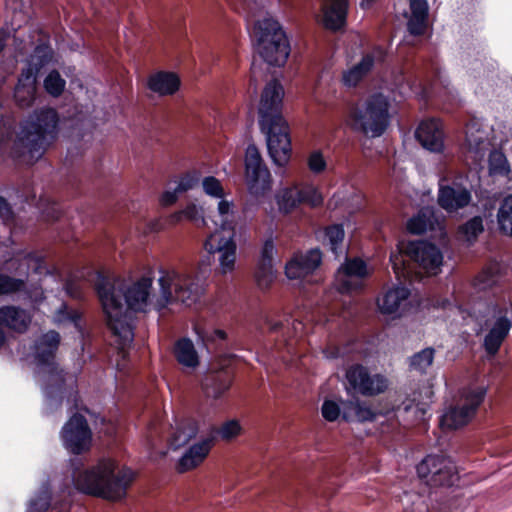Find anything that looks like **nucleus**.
I'll return each mask as SVG.
<instances>
[{
    "mask_svg": "<svg viewBox=\"0 0 512 512\" xmlns=\"http://www.w3.org/2000/svg\"><path fill=\"white\" fill-rule=\"evenodd\" d=\"M95 289L107 324L122 347L134 340L133 313L146 312L150 305L152 279L142 277L133 282L113 281L95 274Z\"/></svg>",
    "mask_w": 512,
    "mask_h": 512,
    "instance_id": "1",
    "label": "nucleus"
},
{
    "mask_svg": "<svg viewBox=\"0 0 512 512\" xmlns=\"http://www.w3.org/2000/svg\"><path fill=\"white\" fill-rule=\"evenodd\" d=\"M60 344V335L54 330L42 334L34 345V357L39 367L41 389L44 395V410L52 412L61 406L69 390V397L77 398L75 376L66 374L55 362V355Z\"/></svg>",
    "mask_w": 512,
    "mask_h": 512,
    "instance_id": "2",
    "label": "nucleus"
},
{
    "mask_svg": "<svg viewBox=\"0 0 512 512\" xmlns=\"http://www.w3.org/2000/svg\"><path fill=\"white\" fill-rule=\"evenodd\" d=\"M283 96L282 85L276 80L270 81L263 90L258 109L269 156L279 167H285L291 156L289 126L281 114Z\"/></svg>",
    "mask_w": 512,
    "mask_h": 512,
    "instance_id": "3",
    "label": "nucleus"
},
{
    "mask_svg": "<svg viewBox=\"0 0 512 512\" xmlns=\"http://www.w3.org/2000/svg\"><path fill=\"white\" fill-rule=\"evenodd\" d=\"M134 477L130 468H119L114 459L104 457L89 468L74 471L72 481L75 489L84 494L118 501L126 496Z\"/></svg>",
    "mask_w": 512,
    "mask_h": 512,
    "instance_id": "4",
    "label": "nucleus"
},
{
    "mask_svg": "<svg viewBox=\"0 0 512 512\" xmlns=\"http://www.w3.org/2000/svg\"><path fill=\"white\" fill-rule=\"evenodd\" d=\"M59 130V116L53 108H40L31 113L21 124L14 142L16 156H27L35 162L55 140Z\"/></svg>",
    "mask_w": 512,
    "mask_h": 512,
    "instance_id": "5",
    "label": "nucleus"
},
{
    "mask_svg": "<svg viewBox=\"0 0 512 512\" xmlns=\"http://www.w3.org/2000/svg\"><path fill=\"white\" fill-rule=\"evenodd\" d=\"M207 272V268L200 269L199 274L191 277L176 269H160V296L156 300L155 309L161 311L172 302H181L186 306L196 303L204 292Z\"/></svg>",
    "mask_w": 512,
    "mask_h": 512,
    "instance_id": "6",
    "label": "nucleus"
},
{
    "mask_svg": "<svg viewBox=\"0 0 512 512\" xmlns=\"http://www.w3.org/2000/svg\"><path fill=\"white\" fill-rule=\"evenodd\" d=\"M390 100L382 93H374L353 107L349 114L352 129L370 138L384 134L390 125Z\"/></svg>",
    "mask_w": 512,
    "mask_h": 512,
    "instance_id": "7",
    "label": "nucleus"
},
{
    "mask_svg": "<svg viewBox=\"0 0 512 512\" xmlns=\"http://www.w3.org/2000/svg\"><path fill=\"white\" fill-rule=\"evenodd\" d=\"M255 50L269 65L281 67L290 55V43L281 24L271 16L258 20L252 33Z\"/></svg>",
    "mask_w": 512,
    "mask_h": 512,
    "instance_id": "8",
    "label": "nucleus"
},
{
    "mask_svg": "<svg viewBox=\"0 0 512 512\" xmlns=\"http://www.w3.org/2000/svg\"><path fill=\"white\" fill-rule=\"evenodd\" d=\"M51 47L41 42L37 44L33 53L26 60V67L22 70L14 90V97L22 108L30 107L36 95V83L39 72L46 67L52 59Z\"/></svg>",
    "mask_w": 512,
    "mask_h": 512,
    "instance_id": "9",
    "label": "nucleus"
},
{
    "mask_svg": "<svg viewBox=\"0 0 512 512\" xmlns=\"http://www.w3.org/2000/svg\"><path fill=\"white\" fill-rule=\"evenodd\" d=\"M487 388L484 385H471L460 391V398L455 406L448 408L440 417L443 430L458 429L466 425L475 415L483 402Z\"/></svg>",
    "mask_w": 512,
    "mask_h": 512,
    "instance_id": "10",
    "label": "nucleus"
},
{
    "mask_svg": "<svg viewBox=\"0 0 512 512\" xmlns=\"http://www.w3.org/2000/svg\"><path fill=\"white\" fill-rule=\"evenodd\" d=\"M416 470L419 478L433 488L451 487L459 480L456 464L444 455H427L417 465Z\"/></svg>",
    "mask_w": 512,
    "mask_h": 512,
    "instance_id": "11",
    "label": "nucleus"
},
{
    "mask_svg": "<svg viewBox=\"0 0 512 512\" xmlns=\"http://www.w3.org/2000/svg\"><path fill=\"white\" fill-rule=\"evenodd\" d=\"M245 181L251 195L260 196L271 189V174L255 145L245 153Z\"/></svg>",
    "mask_w": 512,
    "mask_h": 512,
    "instance_id": "12",
    "label": "nucleus"
},
{
    "mask_svg": "<svg viewBox=\"0 0 512 512\" xmlns=\"http://www.w3.org/2000/svg\"><path fill=\"white\" fill-rule=\"evenodd\" d=\"M349 388L363 396H376L386 391L389 381L382 374H370L362 365H353L346 371Z\"/></svg>",
    "mask_w": 512,
    "mask_h": 512,
    "instance_id": "13",
    "label": "nucleus"
},
{
    "mask_svg": "<svg viewBox=\"0 0 512 512\" xmlns=\"http://www.w3.org/2000/svg\"><path fill=\"white\" fill-rule=\"evenodd\" d=\"M63 446L73 454L88 450L92 442V432L84 416L75 413L61 430Z\"/></svg>",
    "mask_w": 512,
    "mask_h": 512,
    "instance_id": "14",
    "label": "nucleus"
},
{
    "mask_svg": "<svg viewBox=\"0 0 512 512\" xmlns=\"http://www.w3.org/2000/svg\"><path fill=\"white\" fill-rule=\"evenodd\" d=\"M488 323L489 331L484 338L483 346L488 354L494 355L512 328V308H494L491 319L487 320Z\"/></svg>",
    "mask_w": 512,
    "mask_h": 512,
    "instance_id": "15",
    "label": "nucleus"
},
{
    "mask_svg": "<svg viewBox=\"0 0 512 512\" xmlns=\"http://www.w3.org/2000/svg\"><path fill=\"white\" fill-rule=\"evenodd\" d=\"M204 248L209 255L219 254L218 260L222 274L231 273L234 270L236 261L234 233L226 236L216 230L208 236Z\"/></svg>",
    "mask_w": 512,
    "mask_h": 512,
    "instance_id": "16",
    "label": "nucleus"
},
{
    "mask_svg": "<svg viewBox=\"0 0 512 512\" xmlns=\"http://www.w3.org/2000/svg\"><path fill=\"white\" fill-rule=\"evenodd\" d=\"M368 276L367 264L360 258L347 259L335 273V287L341 293H350L361 288Z\"/></svg>",
    "mask_w": 512,
    "mask_h": 512,
    "instance_id": "17",
    "label": "nucleus"
},
{
    "mask_svg": "<svg viewBox=\"0 0 512 512\" xmlns=\"http://www.w3.org/2000/svg\"><path fill=\"white\" fill-rule=\"evenodd\" d=\"M323 203L321 193L311 184L295 185L282 191L278 199L279 208L286 213L300 204L317 207Z\"/></svg>",
    "mask_w": 512,
    "mask_h": 512,
    "instance_id": "18",
    "label": "nucleus"
},
{
    "mask_svg": "<svg viewBox=\"0 0 512 512\" xmlns=\"http://www.w3.org/2000/svg\"><path fill=\"white\" fill-rule=\"evenodd\" d=\"M407 254L427 273L436 275L440 272L443 254L434 244L423 240L411 241L407 246Z\"/></svg>",
    "mask_w": 512,
    "mask_h": 512,
    "instance_id": "19",
    "label": "nucleus"
},
{
    "mask_svg": "<svg viewBox=\"0 0 512 512\" xmlns=\"http://www.w3.org/2000/svg\"><path fill=\"white\" fill-rule=\"evenodd\" d=\"M321 263L322 252L318 248L297 252L285 265V274L292 280L303 279L312 274Z\"/></svg>",
    "mask_w": 512,
    "mask_h": 512,
    "instance_id": "20",
    "label": "nucleus"
},
{
    "mask_svg": "<svg viewBox=\"0 0 512 512\" xmlns=\"http://www.w3.org/2000/svg\"><path fill=\"white\" fill-rule=\"evenodd\" d=\"M415 137L426 150L439 153L444 149L443 128L437 119L422 121L415 131Z\"/></svg>",
    "mask_w": 512,
    "mask_h": 512,
    "instance_id": "21",
    "label": "nucleus"
},
{
    "mask_svg": "<svg viewBox=\"0 0 512 512\" xmlns=\"http://www.w3.org/2000/svg\"><path fill=\"white\" fill-rule=\"evenodd\" d=\"M348 8V0H324L321 6V24L333 32L342 30L347 23Z\"/></svg>",
    "mask_w": 512,
    "mask_h": 512,
    "instance_id": "22",
    "label": "nucleus"
},
{
    "mask_svg": "<svg viewBox=\"0 0 512 512\" xmlns=\"http://www.w3.org/2000/svg\"><path fill=\"white\" fill-rule=\"evenodd\" d=\"M213 446V437H204L190 445L177 461V471H190L204 462Z\"/></svg>",
    "mask_w": 512,
    "mask_h": 512,
    "instance_id": "23",
    "label": "nucleus"
},
{
    "mask_svg": "<svg viewBox=\"0 0 512 512\" xmlns=\"http://www.w3.org/2000/svg\"><path fill=\"white\" fill-rule=\"evenodd\" d=\"M276 253L277 250L273 239H267L261 248V255L255 273L257 285L262 289L267 288L276 277V269L274 267V256Z\"/></svg>",
    "mask_w": 512,
    "mask_h": 512,
    "instance_id": "24",
    "label": "nucleus"
},
{
    "mask_svg": "<svg viewBox=\"0 0 512 512\" xmlns=\"http://www.w3.org/2000/svg\"><path fill=\"white\" fill-rule=\"evenodd\" d=\"M409 296L410 290L407 287L394 285L377 298L378 309L382 314L396 318Z\"/></svg>",
    "mask_w": 512,
    "mask_h": 512,
    "instance_id": "25",
    "label": "nucleus"
},
{
    "mask_svg": "<svg viewBox=\"0 0 512 512\" xmlns=\"http://www.w3.org/2000/svg\"><path fill=\"white\" fill-rule=\"evenodd\" d=\"M470 201V191L460 184L441 186L439 189L438 203L447 212H455L467 206Z\"/></svg>",
    "mask_w": 512,
    "mask_h": 512,
    "instance_id": "26",
    "label": "nucleus"
},
{
    "mask_svg": "<svg viewBox=\"0 0 512 512\" xmlns=\"http://www.w3.org/2000/svg\"><path fill=\"white\" fill-rule=\"evenodd\" d=\"M428 16L427 0H409V11L404 13L407 31L413 36L423 35L427 28Z\"/></svg>",
    "mask_w": 512,
    "mask_h": 512,
    "instance_id": "27",
    "label": "nucleus"
},
{
    "mask_svg": "<svg viewBox=\"0 0 512 512\" xmlns=\"http://www.w3.org/2000/svg\"><path fill=\"white\" fill-rule=\"evenodd\" d=\"M199 180L196 172H189L178 179L171 180L160 196V204L165 207L173 205L183 193L196 187Z\"/></svg>",
    "mask_w": 512,
    "mask_h": 512,
    "instance_id": "28",
    "label": "nucleus"
},
{
    "mask_svg": "<svg viewBox=\"0 0 512 512\" xmlns=\"http://www.w3.org/2000/svg\"><path fill=\"white\" fill-rule=\"evenodd\" d=\"M69 507L66 501L51 503L50 484L46 481L30 499L27 512H69Z\"/></svg>",
    "mask_w": 512,
    "mask_h": 512,
    "instance_id": "29",
    "label": "nucleus"
},
{
    "mask_svg": "<svg viewBox=\"0 0 512 512\" xmlns=\"http://www.w3.org/2000/svg\"><path fill=\"white\" fill-rule=\"evenodd\" d=\"M31 320L30 313L21 307L13 305L0 307V325L18 333L26 332Z\"/></svg>",
    "mask_w": 512,
    "mask_h": 512,
    "instance_id": "30",
    "label": "nucleus"
},
{
    "mask_svg": "<svg viewBox=\"0 0 512 512\" xmlns=\"http://www.w3.org/2000/svg\"><path fill=\"white\" fill-rule=\"evenodd\" d=\"M465 143L468 151L474 154V160L484 158L488 150V138L486 131L477 121H471L466 125Z\"/></svg>",
    "mask_w": 512,
    "mask_h": 512,
    "instance_id": "31",
    "label": "nucleus"
},
{
    "mask_svg": "<svg viewBox=\"0 0 512 512\" xmlns=\"http://www.w3.org/2000/svg\"><path fill=\"white\" fill-rule=\"evenodd\" d=\"M232 384V374L228 369L209 372L202 383L207 397L218 398L225 393Z\"/></svg>",
    "mask_w": 512,
    "mask_h": 512,
    "instance_id": "32",
    "label": "nucleus"
},
{
    "mask_svg": "<svg viewBox=\"0 0 512 512\" xmlns=\"http://www.w3.org/2000/svg\"><path fill=\"white\" fill-rule=\"evenodd\" d=\"M342 418L347 422H367L376 418V413L364 401L347 400L342 401Z\"/></svg>",
    "mask_w": 512,
    "mask_h": 512,
    "instance_id": "33",
    "label": "nucleus"
},
{
    "mask_svg": "<svg viewBox=\"0 0 512 512\" xmlns=\"http://www.w3.org/2000/svg\"><path fill=\"white\" fill-rule=\"evenodd\" d=\"M375 63L372 54L364 55L361 60L342 73V83L348 88L356 87L371 71Z\"/></svg>",
    "mask_w": 512,
    "mask_h": 512,
    "instance_id": "34",
    "label": "nucleus"
},
{
    "mask_svg": "<svg viewBox=\"0 0 512 512\" xmlns=\"http://www.w3.org/2000/svg\"><path fill=\"white\" fill-rule=\"evenodd\" d=\"M439 222L435 216L434 210L430 207H424L407 222V230L411 234L420 235L428 230L435 229Z\"/></svg>",
    "mask_w": 512,
    "mask_h": 512,
    "instance_id": "35",
    "label": "nucleus"
},
{
    "mask_svg": "<svg viewBox=\"0 0 512 512\" xmlns=\"http://www.w3.org/2000/svg\"><path fill=\"white\" fill-rule=\"evenodd\" d=\"M179 86V78L170 72H159L148 79L149 89L161 96L174 94Z\"/></svg>",
    "mask_w": 512,
    "mask_h": 512,
    "instance_id": "36",
    "label": "nucleus"
},
{
    "mask_svg": "<svg viewBox=\"0 0 512 512\" xmlns=\"http://www.w3.org/2000/svg\"><path fill=\"white\" fill-rule=\"evenodd\" d=\"M174 355L179 364L185 368L195 369L200 363L194 343L187 337L176 341Z\"/></svg>",
    "mask_w": 512,
    "mask_h": 512,
    "instance_id": "37",
    "label": "nucleus"
},
{
    "mask_svg": "<svg viewBox=\"0 0 512 512\" xmlns=\"http://www.w3.org/2000/svg\"><path fill=\"white\" fill-rule=\"evenodd\" d=\"M198 432L197 422L193 420L182 422L173 432L169 441V447L172 450H177L185 446L190 440L196 438Z\"/></svg>",
    "mask_w": 512,
    "mask_h": 512,
    "instance_id": "38",
    "label": "nucleus"
},
{
    "mask_svg": "<svg viewBox=\"0 0 512 512\" xmlns=\"http://www.w3.org/2000/svg\"><path fill=\"white\" fill-rule=\"evenodd\" d=\"M345 232L342 224H334L325 229L323 242L327 245L335 258L346 255L343 245Z\"/></svg>",
    "mask_w": 512,
    "mask_h": 512,
    "instance_id": "39",
    "label": "nucleus"
},
{
    "mask_svg": "<svg viewBox=\"0 0 512 512\" xmlns=\"http://www.w3.org/2000/svg\"><path fill=\"white\" fill-rule=\"evenodd\" d=\"M218 217L219 223L215 222L216 226H219L221 230L228 231L229 233H234V224H235V212H234V203L232 200L226 199L224 196L218 198Z\"/></svg>",
    "mask_w": 512,
    "mask_h": 512,
    "instance_id": "40",
    "label": "nucleus"
},
{
    "mask_svg": "<svg viewBox=\"0 0 512 512\" xmlns=\"http://www.w3.org/2000/svg\"><path fill=\"white\" fill-rule=\"evenodd\" d=\"M42 259L33 253H26L18 255L15 259H11L8 264V269L13 270L19 275L26 276L30 269L38 271L40 269Z\"/></svg>",
    "mask_w": 512,
    "mask_h": 512,
    "instance_id": "41",
    "label": "nucleus"
},
{
    "mask_svg": "<svg viewBox=\"0 0 512 512\" xmlns=\"http://www.w3.org/2000/svg\"><path fill=\"white\" fill-rule=\"evenodd\" d=\"M183 220H189L203 226L207 225V220L203 216L202 208L194 203H189L183 209L170 215V222L172 224L179 223Z\"/></svg>",
    "mask_w": 512,
    "mask_h": 512,
    "instance_id": "42",
    "label": "nucleus"
},
{
    "mask_svg": "<svg viewBox=\"0 0 512 512\" xmlns=\"http://www.w3.org/2000/svg\"><path fill=\"white\" fill-rule=\"evenodd\" d=\"M400 502L406 512H429L427 496L418 492H404Z\"/></svg>",
    "mask_w": 512,
    "mask_h": 512,
    "instance_id": "43",
    "label": "nucleus"
},
{
    "mask_svg": "<svg viewBox=\"0 0 512 512\" xmlns=\"http://www.w3.org/2000/svg\"><path fill=\"white\" fill-rule=\"evenodd\" d=\"M497 221L499 230L507 236H512V194L502 200L497 213Z\"/></svg>",
    "mask_w": 512,
    "mask_h": 512,
    "instance_id": "44",
    "label": "nucleus"
},
{
    "mask_svg": "<svg viewBox=\"0 0 512 512\" xmlns=\"http://www.w3.org/2000/svg\"><path fill=\"white\" fill-rule=\"evenodd\" d=\"M434 357L435 349L432 347H426L410 357V369L420 374H424L432 365Z\"/></svg>",
    "mask_w": 512,
    "mask_h": 512,
    "instance_id": "45",
    "label": "nucleus"
},
{
    "mask_svg": "<svg viewBox=\"0 0 512 512\" xmlns=\"http://www.w3.org/2000/svg\"><path fill=\"white\" fill-rule=\"evenodd\" d=\"M43 86L49 95L59 97L65 89L66 81L61 77L58 71L52 70L45 77Z\"/></svg>",
    "mask_w": 512,
    "mask_h": 512,
    "instance_id": "46",
    "label": "nucleus"
},
{
    "mask_svg": "<svg viewBox=\"0 0 512 512\" xmlns=\"http://www.w3.org/2000/svg\"><path fill=\"white\" fill-rule=\"evenodd\" d=\"M81 315L77 310H68L65 303L57 309L54 315V322L57 324L72 323L77 331H81Z\"/></svg>",
    "mask_w": 512,
    "mask_h": 512,
    "instance_id": "47",
    "label": "nucleus"
},
{
    "mask_svg": "<svg viewBox=\"0 0 512 512\" xmlns=\"http://www.w3.org/2000/svg\"><path fill=\"white\" fill-rule=\"evenodd\" d=\"M483 231V219L480 216L471 218L461 227V233L469 243L474 242Z\"/></svg>",
    "mask_w": 512,
    "mask_h": 512,
    "instance_id": "48",
    "label": "nucleus"
},
{
    "mask_svg": "<svg viewBox=\"0 0 512 512\" xmlns=\"http://www.w3.org/2000/svg\"><path fill=\"white\" fill-rule=\"evenodd\" d=\"M25 286L24 279L13 278L0 273V295H9L21 291Z\"/></svg>",
    "mask_w": 512,
    "mask_h": 512,
    "instance_id": "49",
    "label": "nucleus"
},
{
    "mask_svg": "<svg viewBox=\"0 0 512 512\" xmlns=\"http://www.w3.org/2000/svg\"><path fill=\"white\" fill-rule=\"evenodd\" d=\"M307 166L311 173L319 175L327 168V162L320 150L312 151L307 157Z\"/></svg>",
    "mask_w": 512,
    "mask_h": 512,
    "instance_id": "50",
    "label": "nucleus"
},
{
    "mask_svg": "<svg viewBox=\"0 0 512 512\" xmlns=\"http://www.w3.org/2000/svg\"><path fill=\"white\" fill-rule=\"evenodd\" d=\"M194 330L197 334V341H201L203 344L215 342L217 340L222 341L226 336L225 332L220 329L200 328L195 326Z\"/></svg>",
    "mask_w": 512,
    "mask_h": 512,
    "instance_id": "51",
    "label": "nucleus"
},
{
    "mask_svg": "<svg viewBox=\"0 0 512 512\" xmlns=\"http://www.w3.org/2000/svg\"><path fill=\"white\" fill-rule=\"evenodd\" d=\"M321 414L326 421L334 422L342 416V402L325 400L321 406Z\"/></svg>",
    "mask_w": 512,
    "mask_h": 512,
    "instance_id": "52",
    "label": "nucleus"
},
{
    "mask_svg": "<svg viewBox=\"0 0 512 512\" xmlns=\"http://www.w3.org/2000/svg\"><path fill=\"white\" fill-rule=\"evenodd\" d=\"M202 187L204 192L210 197L218 199L224 196V190L220 181L213 176L205 177L202 180Z\"/></svg>",
    "mask_w": 512,
    "mask_h": 512,
    "instance_id": "53",
    "label": "nucleus"
},
{
    "mask_svg": "<svg viewBox=\"0 0 512 512\" xmlns=\"http://www.w3.org/2000/svg\"><path fill=\"white\" fill-rule=\"evenodd\" d=\"M241 432V425L237 420H229L218 429L217 433L224 440H230Z\"/></svg>",
    "mask_w": 512,
    "mask_h": 512,
    "instance_id": "54",
    "label": "nucleus"
},
{
    "mask_svg": "<svg viewBox=\"0 0 512 512\" xmlns=\"http://www.w3.org/2000/svg\"><path fill=\"white\" fill-rule=\"evenodd\" d=\"M65 292L72 298L80 299L82 297V289L79 283L68 280L65 284Z\"/></svg>",
    "mask_w": 512,
    "mask_h": 512,
    "instance_id": "55",
    "label": "nucleus"
},
{
    "mask_svg": "<svg viewBox=\"0 0 512 512\" xmlns=\"http://www.w3.org/2000/svg\"><path fill=\"white\" fill-rule=\"evenodd\" d=\"M492 157L493 160L497 161L499 164L495 170H497L501 174L509 172V165L507 163L505 156L502 153H494Z\"/></svg>",
    "mask_w": 512,
    "mask_h": 512,
    "instance_id": "56",
    "label": "nucleus"
},
{
    "mask_svg": "<svg viewBox=\"0 0 512 512\" xmlns=\"http://www.w3.org/2000/svg\"><path fill=\"white\" fill-rule=\"evenodd\" d=\"M0 217L8 221L12 217V210L5 198L0 196Z\"/></svg>",
    "mask_w": 512,
    "mask_h": 512,
    "instance_id": "57",
    "label": "nucleus"
},
{
    "mask_svg": "<svg viewBox=\"0 0 512 512\" xmlns=\"http://www.w3.org/2000/svg\"><path fill=\"white\" fill-rule=\"evenodd\" d=\"M428 410V405L426 403L417 404L415 407V416L418 418H422Z\"/></svg>",
    "mask_w": 512,
    "mask_h": 512,
    "instance_id": "58",
    "label": "nucleus"
},
{
    "mask_svg": "<svg viewBox=\"0 0 512 512\" xmlns=\"http://www.w3.org/2000/svg\"><path fill=\"white\" fill-rule=\"evenodd\" d=\"M267 323L269 324L271 331H278L284 326V323L281 321H272L271 319H267Z\"/></svg>",
    "mask_w": 512,
    "mask_h": 512,
    "instance_id": "59",
    "label": "nucleus"
},
{
    "mask_svg": "<svg viewBox=\"0 0 512 512\" xmlns=\"http://www.w3.org/2000/svg\"><path fill=\"white\" fill-rule=\"evenodd\" d=\"M7 33L4 29H1L0 30V52L4 49L5 47V37H6Z\"/></svg>",
    "mask_w": 512,
    "mask_h": 512,
    "instance_id": "60",
    "label": "nucleus"
},
{
    "mask_svg": "<svg viewBox=\"0 0 512 512\" xmlns=\"http://www.w3.org/2000/svg\"><path fill=\"white\" fill-rule=\"evenodd\" d=\"M374 0H361L360 6L363 9L369 8L373 4Z\"/></svg>",
    "mask_w": 512,
    "mask_h": 512,
    "instance_id": "61",
    "label": "nucleus"
},
{
    "mask_svg": "<svg viewBox=\"0 0 512 512\" xmlns=\"http://www.w3.org/2000/svg\"><path fill=\"white\" fill-rule=\"evenodd\" d=\"M437 81L440 82V84H442L444 87H447V83H446V80L443 79V75H442V72H438L437 74Z\"/></svg>",
    "mask_w": 512,
    "mask_h": 512,
    "instance_id": "62",
    "label": "nucleus"
},
{
    "mask_svg": "<svg viewBox=\"0 0 512 512\" xmlns=\"http://www.w3.org/2000/svg\"><path fill=\"white\" fill-rule=\"evenodd\" d=\"M6 340V335L4 331L0 328V349L3 347Z\"/></svg>",
    "mask_w": 512,
    "mask_h": 512,
    "instance_id": "63",
    "label": "nucleus"
},
{
    "mask_svg": "<svg viewBox=\"0 0 512 512\" xmlns=\"http://www.w3.org/2000/svg\"><path fill=\"white\" fill-rule=\"evenodd\" d=\"M398 260V255H394V254H391L390 256V261L393 263V266H394V269L396 270V265H397V261Z\"/></svg>",
    "mask_w": 512,
    "mask_h": 512,
    "instance_id": "64",
    "label": "nucleus"
}]
</instances>
